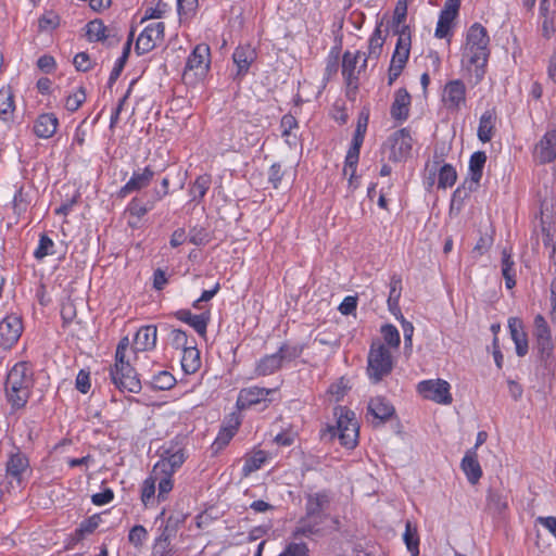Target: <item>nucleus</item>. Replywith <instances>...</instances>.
<instances>
[{
  "mask_svg": "<svg viewBox=\"0 0 556 556\" xmlns=\"http://www.w3.org/2000/svg\"><path fill=\"white\" fill-rule=\"evenodd\" d=\"M332 503L330 491L323 490L305 495V514L299 519L293 530V538H312L323 534V525L329 517Z\"/></svg>",
  "mask_w": 556,
  "mask_h": 556,
  "instance_id": "obj_1",
  "label": "nucleus"
},
{
  "mask_svg": "<svg viewBox=\"0 0 556 556\" xmlns=\"http://www.w3.org/2000/svg\"><path fill=\"white\" fill-rule=\"evenodd\" d=\"M490 37L488 30L480 23L472 24L466 36L463 52V62L476 67V76L482 77L486 66L490 50Z\"/></svg>",
  "mask_w": 556,
  "mask_h": 556,
  "instance_id": "obj_2",
  "label": "nucleus"
},
{
  "mask_svg": "<svg viewBox=\"0 0 556 556\" xmlns=\"http://www.w3.org/2000/svg\"><path fill=\"white\" fill-rule=\"evenodd\" d=\"M129 348L128 337L119 340L115 352V364L110 369V377L114 386L122 392L139 393L141 382L135 368L127 358Z\"/></svg>",
  "mask_w": 556,
  "mask_h": 556,
  "instance_id": "obj_3",
  "label": "nucleus"
},
{
  "mask_svg": "<svg viewBox=\"0 0 556 556\" xmlns=\"http://www.w3.org/2000/svg\"><path fill=\"white\" fill-rule=\"evenodd\" d=\"M33 384L31 372L26 363H17L9 371L5 380V394L13 408L24 407Z\"/></svg>",
  "mask_w": 556,
  "mask_h": 556,
  "instance_id": "obj_4",
  "label": "nucleus"
},
{
  "mask_svg": "<svg viewBox=\"0 0 556 556\" xmlns=\"http://www.w3.org/2000/svg\"><path fill=\"white\" fill-rule=\"evenodd\" d=\"M334 415L338 417L337 425L328 428L329 433L331 437H338L343 446L353 448L358 438V425L355 414L345 407H338Z\"/></svg>",
  "mask_w": 556,
  "mask_h": 556,
  "instance_id": "obj_5",
  "label": "nucleus"
},
{
  "mask_svg": "<svg viewBox=\"0 0 556 556\" xmlns=\"http://www.w3.org/2000/svg\"><path fill=\"white\" fill-rule=\"evenodd\" d=\"M211 65V51L206 43H199L194 47L187 59L182 73L186 84H195L208 72Z\"/></svg>",
  "mask_w": 556,
  "mask_h": 556,
  "instance_id": "obj_6",
  "label": "nucleus"
},
{
  "mask_svg": "<svg viewBox=\"0 0 556 556\" xmlns=\"http://www.w3.org/2000/svg\"><path fill=\"white\" fill-rule=\"evenodd\" d=\"M393 369L391 352L381 342H374L368 353L367 374L375 382H379Z\"/></svg>",
  "mask_w": 556,
  "mask_h": 556,
  "instance_id": "obj_7",
  "label": "nucleus"
},
{
  "mask_svg": "<svg viewBox=\"0 0 556 556\" xmlns=\"http://www.w3.org/2000/svg\"><path fill=\"white\" fill-rule=\"evenodd\" d=\"M369 121V112L366 109H363L357 118L356 129L354 131V136L352 139L351 147L346 153L345 162H344V175L350 173V184H352L353 178L356 173V167L359 159V152L362 144L364 142V138L366 135L367 126Z\"/></svg>",
  "mask_w": 556,
  "mask_h": 556,
  "instance_id": "obj_8",
  "label": "nucleus"
},
{
  "mask_svg": "<svg viewBox=\"0 0 556 556\" xmlns=\"http://www.w3.org/2000/svg\"><path fill=\"white\" fill-rule=\"evenodd\" d=\"M186 445L184 439L176 438L168 442L167 445L163 446L160 460L153 466L155 468V475L157 472L175 473L186 462Z\"/></svg>",
  "mask_w": 556,
  "mask_h": 556,
  "instance_id": "obj_9",
  "label": "nucleus"
},
{
  "mask_svg": "<svg viewBox=\"0 0 556 556\" xmlns=\"http://www.w3.org/2000/svg\"><path fill=\"white\" fill-rule=\"evenodd\" d=\"M450 383L442 379L424 380L418 383V392L427 400L439 404H451L453 399L450 392Z\"/></svg>",
  "mask_w": 556,
  "mask_h": 556,
  "instance_id": "obj_10",
  "label": "nucleus"
},
{
  "mask_svg": "<svg viewBox=\"0 0 556 556\" xmlns=\"http://www.w3.org/2000/svg\"><path fill=\"white\" fill-rule=\"evenodd\" d=\"M388 143L390 146L389 159L394 162H401L409 156L413 148V138L409 130L402 128L389 137Z\"/></svg>",
  "mask_w": 556,
  "mask_h": 556,
  "instance_id": "obj_11",
  "label": "nucleus"
},
{
  "mask_svg": "<svg viewBox=\"0 0 556 556\" xmlns=\"http://www.w3.org/2000/svg\"><path fill=\"white\" fill-rule=\"evenodd\" d=\"M165 25L163 22H156L148 25L139 35L135 51L138 55L146 54L152 51L159 41L164 38Z\"/></svg>",
  "mask_w": 556,
  "mask_h": 556,
  "instance_id": "obj_12",
  "label": "nucleus"
},
{
  "mask_svg": "<svg viewBox=\"0 0 556 556\" xmlns=\"http://www.w3.org/2000/svg\"><path fill=\"white\" fill-rule=\"evenodd\" d=\"M23 325L20 317L10 315L0 321V349H11L20 339Z\"/></svg>",
  "mask_w": 556,
  "mask_h": 556,
  "instance_id": "obj_13",
  "label": "nucleus"
},
{
  "mask_svg": "<svg viewBox=\"0 0 556 556\" xmlns=\"http://www.w3.org/2000/svg\"><path fill=\"white\" fill-rule=\"evenodd\" d=\"M466 85L460 79L446 83L443 89L442 101L450 111H458L466 103Z\"/></svg>",
  "mask_w": 556,
  "mask_h": 556,
  "instance_id": "obj_14",
  "label": "nucleus"
},
{
  "mask_svg": "<svg viewBox=\"0 0 556 556\" xmlns=\"http://www.w3.org/2000/svg\"><path fill=\"white\" fill-rule=\"evenodd\" d=\"M533 157L540 164L556 160V128L547 130L534 147Z\"/></svg>",
  "mask_w": 556,
  "mask_h": 556,
  "instance_id": "obj_15",
  "label": "nucleus"
},
{
  "mask_svg": "<svg viewBox=\"0 0 556 556\" xmlns=\"http://www.w3.org/2000/svg\"><path fill=\"white\" fill-rule=\"evenodd\" d=\"M256 58V50L251 45L238 46L232 53V60L237 66L233 79L241 80L248 74L250 66Z\"/></svg>",
  "mask_w": 556,
  "mask_h": 556,
  "instance_id": "obj_16",
  "label": "nucleus"
},
{
  "mask_svg": "<svg viewBox=\"0 0 556 556\" xmlns=\"http://www.w3.org/2000/svg\"><path fill=\"white\" fill-rule=\"evenodd\" d=\"M275 392V389L260 387L243 388L239 392L237 406L240 409L249 408L262 402L270 401L268 396Z\"/></svg>",
  "mask_w": 556,
  "mask_h": 556,
  "instance_id": "obj_17",
  "label": "nucleus"
},
{
  "mask_svg": "<svg viewBox=\"0 0 556 556\" xmlns=\"http://www.w3.org/2000/svg\"><path fill=\"white\" fill-rule=\"evenodd\" d=\"M394 33L399 36L391 62L406 65L410 52V31L408 26L402 25L401 29H395Z\"/></svg>",
  "mask_w": 556,
  "mask_h": 556,
  "instance_id": "obj_18",
  "label": "nucleus"
},
{
  "mask_svg": "<svg viewBox=\"0 0 556 556\" xmlns=\"http://www.w3.org/2000/svg\"><path fill=\"white\" fill-rule=\"evenodd\" d=\"M367 414L378 420L377 426L389 420L395 414V408L384 397L376 396L368 402Z\"/></svg>",
  "mask_w": 556,
  "mask_h": 556,
  "instance_id": "obj_19",
  "label": "nucleus"
},
{
  "mask_svg": "<svg viewBox=\"0 0 556 556\" xmlns=\"http://www.w3.org/2000/svg\"><path fill=\"white\" fill-rule=\"evenodd\" d=\"M410 102V94L405 88L396 90L390 109L391 117L399 122L406 121L409 115Z\"/></svg>",
  "mask_w": 556,
  "mask_h": 556,
  "instance_id": "obj_20",
  "label": "nucleus"
},
{
  "mask_svg": "<svg viewBox=\"0 0 556 556\" xmlns=\"http://www.w3.org/2000/svg\"><path fill=\"white\" fill-rule=\"evenodd\" d=\"M361 56L362 52L359 51L356 53L345 51L342 56V75L351 88H357L358 85L357 63Z\"/></svg>",
  "mask_w": 556,
  "mask_h": 556,
  "instance_id": "obj_21",
  "label": "nucleus"
},
{
  "mask_svg": "<svg viewBox=\"0 0 556 556\" xmlns=\"http://www.w3.org/2000/svg\"><path fill=\"white\" fill-rule=\"evenodd\" d=\"M29 467V460L25 454L17 451L12 453L7 462V477L14 479L18 484L22 483L23 475Z\"/></svg>",
  "mask_w": 556,
  "mask_h": 556,
  "instance_id": "obj_22",
  "label": "nucleus"
},
{
  "mask_svg": "<svg viewBox=\"0 0 556 556\" xmlns=\"http://www.w3.org/2000/svg\"><path fill=\"white\" fill-rule=\"evenodd\" d=\"M154 177V172L147 166L142 172H134L130 179L119 190V195L125 197L130 192L139 191L150 185Z\"/></svg>",
  "mask_w": 556,
  "mask_h": 556,
  "instance_id": "obj_23",
  "label": "nucleus"
},
{
  "mask_svg": "<svg viewBox=\"0 0 556 556\" xmlns=\"http://www.w3.org/2000/svg\"><path fill=\"white\" fill-rule=\"evenodd\" d=\"M508 328L511 340L516 345V353L519 357H523L528 353V338L523 329L521 319L511 317L508 320Z\"/></svg>",
  "mask_w": 556,
  "mask_h": 556,
  "instance_id": "obj_24",
  "label": "nucleus"
},
{
  "mask_svg": "<svg viewBox=\"0 0 556 556\" xmlns=\"http://www.w3.org/2000/svg\"><path fill=\"white\" fill-rule=\"evenodd\" d=\"M174 315L177 319L191 326L200 336H205L210 323L208 312L193 315L189 309H179Z\"/></svg>",
  "mask_w": 556,
  "mask_h": 556,
  "instance_id": "obj_25",
  "label": "nucleus"
},
{
  "mask_svg": "<svg viewBox=\"0 0 556 556\" xmlns=\"http://www.w3.org/2000/svg\"><path fill=\"white\" fill-rule=\"evenodd\" d=\"M59 119L53 113L40 114L34 123V132L42 139L51 138L58 129Z\"/></svg>",
  "mask_w": 556,
  "mask_h": 556,
  "instance_id": "obj_26",
  "label": "nucleus"
},
{
  "mask_svg": "<svg viewBox=\"0 0 556 556\" xmlns=\"http://www.w3.org/2000/svg\"><path fill=\"white\" fill-rule=\"evenodd\" d=\"M157 329L154 325L142 326L136 333L134 346L136 351H150L155 348Z\"/></svg>",
  "mask_w": 556,
  "mask_h": 556,
  "instance_id": "obj_27",
  "label": "nucleus"
},
{
  "mask_svg": "<svg viewBox=\"0 0 556 556\" xmlns=\"http://www.w3.org/2000/svg\"><path fill=\"white\" fill-rule=\"evenodd\" d=\"M486 163V154L484 151L475 152L469 160V176L466 178L470 181V186L480 187L483 168Z\"/></svg>",
  "mask_w": 556,
  "mask_h": 556,
  "instance_id": "obj_28",
  "label": "nucleus"
},
{
  "mask_svg": "<svg viewBox=\"0 0 556 556\" xmlns=\"http://www.w3.org/2000/svg\"><path fill=\"white\" fill-rule=\"evenodd\" d=\"M462 469L471 484H476L479 481L482 476V469L477 459V453L475 450L466 452L462 459Z\"/></svg>",
  "mask_w": 556,
  "mask_h": 556,
  "instance_id": "obj_29",
  "label": "nucleus"
},
{
  "mask_svg": "<svg viewBox=\"0 0 556 556\" xmlns=\"http://www.w3.org/2000/svg\"><path fill=\"white\" fill-rule=\"evenodd\" d=\"M507 508L506 494L502 490L490 488L486 495V509L492 515H502Z\"/></svg>",
  "mask_w": 556,
  "mask_h": 556,
  "instance_id": "obj_30",
  "label": "nucleus"
},
{
  "mask_svg": "<svg viewBox=\"0 0 556 556\" xmlns=\"http://www.w3.org/2000/svg\"><path fill=\"white\" fill-rule=\"evenodd\" d=\"M282 367L281 357L278 353L265 355L262 357L255 367L256 376H269L278 371Z\"/></svg>",
  "mask_w": 556,
  "mask_h": 556,
  "instance_id": "obj_31",
  "label": "nucleus"
},
{
  "mask_svg": "<svg viewBox=\"0 0 556 556\" xmlns=\"http://www.w3.org/2000/svg\"><path fill=\"white\" fill-rule=\"evenodd\" d=\"M495 114L492 111H485L479 121L478 138L483 143L490 142L495 129Z\"/></svg>",
  "mask_w": 556,
  "mask_h": 556,
  "instance_id": "obj_32",
  "label": "nucleus"
},
{
  "mask_svg": "<svg viewBox=\"0 0 556 556\" xmlns=\"http://www.w3.org/2000/svg\"><path fill=\"white\" fill-rule=\"evenodd\" d=\"M502 275L505 279L506 288L513 289L516 286V269L511 252L508 249H503L502 251Z\"/></svg>",
  "mask_w": 556,
  "mask_h": 556,
  "instance_id": "obj_33",
  "label": "nucleus"
},
{
  "mask_svg": "<svg viewBox=\"0 0 556 556\" xmlns=\"http://www.w3.org/2000/svg\"><path fill=\"white\" fill-rule=\"evenodd\" d=\"M201 366L200 352L194 346L182 350L181 368L187 375L194 374Z\"/></svg>",
  "mask_w": 556,
  "mask_h": 556,
  "instance_id": "obj_34",
  "label": "nucleus"
},
{
  "mask_svg": "<svg viewBox=\"0 0 556 556\" xmlns=\"http://www.w3.org/2000/svg\"><path fill=\"white\" fill-rule=\"evenodd\" d=\"M402 293V279L397 275H393L390 279V292L388 298V307L393 315L401 312L400 298Z\"/></svg>",
  "mask_w": 556,
  "mask_h": 556,
  "instance_id": "obj_35",
  "label": "nucleus"
},
{
  "mask_svg": "<svg viewBox=\"0 0 556 556\" xmlns=\"http://www.w3.org/2000/svg\"><path fill=\"white\" fill-rule=\"evenodd\" d=\"M151 475L153 477V480L155 484L157 483V501H165L167 497V494L173 490L174 482H173V475L168 471L166 473L157 472L155 475V468L152 469Z\"/></svg>",
  "mask_w": 556,
  "mask_h": 556,
  "instance_id": "obj_36",
  "label": "nucleus"
},
{
  "mask_svg": "<svg viewBox=\"0 0 556 556\" xmlns=\"http://www.w3.org/2000/svg\"><path fill=\"white\" fill-rule=\"evenodd\" d=\"M381 26H382V22H380L376 26L372 35L369 38V42H368V53H367L368 59H374L376 61L381 55L382 47H383V43L386 40V37L382 36Z\"/></svg>",
  "mask_w": 556,
  "mask_h": 556,
  "instance_id": "obj_37",
  "label": "nucleus"
},
{
  "mask_svg": "<svg viewBox=\"0 0 556 556\" xmlns=\"http://www.w3.org/2000/svg\"><path fill=\"white\" fill-rule=\"evenodd\" d=\"M211 184V175L204 174L197 177L189 190L191 201L200 202L210 189Z\"/></svg>",
  "mask_w": 556,
  "mask_h": 556,
  "instance_id": "obj_38",
  "label": "nucleus"
},
{
  "mask_svg": "<svg viewBox=\"0 0 556 556\" xmlns=\"http://www.w3.org/2000/svg\"><path fill=\"white\" fill-rule=\"evenodd\" d=\"M267 459L266 453L262 450L248 455L242 467V476L249 477L252 472L261 469Z\"/></svg>",
  "mask_w": 556,
  "mask_h": 556,
  "instance_id": "obj_39",
  "label": "nucleus"
},
{
  "mask_svg": "<svg viewBox=\"0 0 556 556\" xmlns=\"http://www.w3.org/2000/svg\"><path fill=\"white\" fill-rule=\"evenodd\" d=\"M108 30L101 20L90 21L86 25V36L90 41H104L109 37Z\"/></svg>",
  "mask_w": 556,
  "mask_h": 556,
  "instance_id": "obj_40",
  "label": "nucleus"
},
{
  "mask_svg": "<svg viewBox=\"0 0 556 556\" xmlns=\"http://www.w3.org/2000/svg\"><path fill=\"white\" fill-rule=\"evenodd\" d=\"M14 111L13 94L10 89H0V119L9 121Z\"/></svg>",
  "mask_w": 556,
  "mask_h": 556,
  "instance_id": "obj_41",
  "label": "nucleus"
},
{
  "mask_svg": "<svg viewBox=\"0 0 556 556\" xmlns=\"http://www.w3.org/2000/svg\"><path fill=\"white\" fill-rule=\"evenodd\" d=\"M469 186H470V181L465 179L463 185L459 186L453 192L452 201H451V207L452 208H454L456 206L459 210L463 206L465 200L470 195V193L477 191L478 188H479V187L471 186L470 189H469Z\"/></svg>",
  "mask_w": 556,
  "mask_h": 556,
  "instance_id": "obj_42",
  "label": "nucleus"
},
{
  "mask_svg": "<svg viewBox=\"0 0 556 556\" xmlns=\"http://www.w3.org/2000/svg\"><path fill=\"white\" fill-rule=\"evenodd\" d=\"M184 521H185V516H181V515L168 516L164 527L161 528V533L159 536L164 538V540H166V539L172 540L173 538L176 536L177 531H178L179 527L184 523Z\"/></svg>",
  "mask_w": 556,
  "mask_h": 556,
  "instance_id": "obj_43",
  "label": "nucleus"
},
{
  "mask_svg": "<svg viewBox=\"0 0 556 556\" xmlns=\"http://www.w3.org/2000/svg\"><path fill=\"white\" fill-rule=\"evenodd\" d=\"M403 539L412 556H417L419 554V538L416 528L412 526L410 521L406 522Z\"/></svg>",
  "mask_w": 556,
  "mask_h": 556,
  "instance_id": "obj_44",
  "label": "nucleus"
},
{
  "mask_svg": "<svg viewBox=\"0 0 556 556\" xmlns=\"http://www.w3.org/2000/svg\"><path fill=\"white\" fill-rule=\"evenodd\" d=\"M150 383L153 389L163 391L172 389L176 379L169 371L163 370L154 375Z\"/></svg>",
  "mask_w": 556,
  "mask_h": 556,
  "instance_id": "obj_45",
  "label": "nucleus"
},
{
  "mask_svg": "<svg viewBox=\"0 0 556 556\" xmlns=\"http://www.w3.org/2000/svg\"><path fill=\"white\" fill-rule=\"evenodd\" d=\"M101 517L99 514H94L91 517L81 521L79 527L75 531L77 540H81L85 535L92 533L100 525Z\"/></svg>",
  "mask_w": 556,
  "mask_h": 556,
  "instance_id": "obj_46",
  "label": "nucleus"
},
{
  "mask_svg": "<svg viewBox=\"0 0 556 556\" xmlns=\"http://www.w3.org/2000/svg\"><path fill=\"white\" fill-rule=\"evenodd\" d=\"M457 179L455 168L450 164H444L439 170L438 188L452 187Z\"/></svg>",
  "mask_w": 556,
  "mask_h": 556,
  "instance_id": "obj_47",
  "label": "nucleus"
},
{
  "mask_svg": "<svg viewBox=\"0 0 556 556\" xmlns=\"http://www.w3.org/2000/svg\"><path fill=\"white\" fill-rule=\"evenodd\" d=\"M54 242L46 233H42L39 239L37 249L34 252V257L38 261L45 258L48 255H52Z\"/></svg>",
  "mask_w": 556,
  "mask_h": 556,
  "instance_id": "obj_48",
  "label": "nucleus"
},
{
  "mask_svg": "<svg viewBox=\"0 0 556 556\" xmlns=\"http://www.w3.org/2000/svg\"><path fill=\"white\" fill-rule=\"evenodd\" d=\"M86 90L80 86L75 92L68 94L65 100V109L70 112L77 111L86 101Z\"/></svg>",
  "mask_w": 556,
  "mask_h": 556,
  "instance_id": "obj_49",
  "label": "nucleus"
},
{
  "mask_svg": "<svg viewBox=\"0 0 556 556\" xmlns=\"http://www.w3.org/2000/svg\"><path fill=\"white\" fill-rule=\"evenodd\" d=\"M304 348L302 345H291L288 343H283L279 350L277 351L279 357H281V363L291 362L302 354Z\"/></svg>",
  "mask_w": 556,
  "mask_h": 556,
  "instance_id": "obj_50",
  "label": "nucleus"
},
{
  "mask_svg": "<svg viewBox=\"0 0 556 556\" xmlns=\"http://www.w3.org/2000/svg\"><path fill=\"white\" fill-rule=\"evenodd\" d=\"M188 240L194 245H204L211 240L210 232L201 226L190 228Z\"/></svg>",
  "mask_w": 556,
  "mask_h": 556,
  "instance_id": "obj_51",
  "label": "nucleus"
},
{
  "mask_svg": "<svg viewBox=\"0 0 556 556\" xmlns=\"http://www.w3.org/2000/svg\"><path fill=\"white\" fill-rule=\"evenodd\" d=\"M456 17H452L451 15H445L444 13H440L439 21L435 28V37L437 38H445L450 35L452 24Z\"/></svg>",
  "mask_w": 556,
  "mask_h": 556,
  "instance_id": "obj_52",
  "label": "nucleus"
},
{
  "mask_svg": "<svg viewBox=\"0 0 556 556\" xmlns=\"http://www.w3.org/2000/svg\"><path fill=\"white\" fill-rule=\"evenodd\" d=\"M147 538L148 532L141 525L134 526L128 533V541L136 548H141Z\"/></svg>",
  "mask_w": 556,
  "mask_h": 556,
  "instance_id": "obj_53",
  "label": "nucleus"
},
{
  "mask_svg": "<svg viewBox=\"0 0 556 556\" xmlns=\"http://www.w3.org/2000/svg\"><path fill=\"white\" fill-rule=\"evenodd\" d=\"M381 334L388 345H390L391 348H399L401 339L400 332L395 326L390 324L382 326Z\"/></svg>",
  "mask_w": 556,
  "mask_h": 556,
  "instance_id": "obj_54",
  "label": "nucleus"
},
{
  "mask_svg": "<svg viewBox=\"0 0 556 556\" xmlns=\"http://www.w3.org/2000/svg\"><path fill=\"white\" fill-rule=\"evenodd\" d=\"M155 201H148L147 203H142L141 200L135 198L131 200L128 206V211L131 215L137 217L144 216L149 211H151L154 206Z\"/></svg>",
  "mask_w": 556,
  "mask_h": 556,
  "instance_id": "obj_55",
  "label": "nucleus"
},
{
  "mask_svg": "<svg viewBox=\"0 0 556 556\" xmlns=\"http://www.w3.org/2000/svg\"><path fill=\"white\" fill-rule=\"evenodd\" d=\"M173 552L172 540L157 536L153 546V556H170Z\"/></svg>",
  "mask_w": 556,
  "mask_h": 556,
  "instance_id": "obj_56",
  "label": "nucleus"
},
{
  "mask_svg": "<svg viewBox=\"0 0 556 556\" xmlns=\"http://www.w3.org/2000/svg\"><path fill=\"white\" fill-rule=\"evenodd\" d=\"M155 482L153 480L152 475H150L142 483L141 486V501L144 506H148L149 502L153 498L155 494Z\"/></svg>",
  "mask_w": 556,
  "mask_h": 556,
  "instance_id": "obj_57",
  "label": "nucleus"
},
{
  "mask_svg": "<svg viewBox=\"0 0 556 556\" xmlns=\"http://www.w3.org/2000/svg\"><path fill=\"white\" fill-rule=\"evenodd\" d=\"M536 346L542 359L548 358L553 354L554 344L552 336L536 339Z\"/></svg>",
  "mask_w": 556,
  "mask_h": 556,
  "instance_id": "obj_58",
  "label": "nucleus"
},
{
  "mask_svg": "<svg viewBox=\"0 0 556 556\" xmlns=\"http://www.w3.org/2000/svg\"><path fill=\"white\" fill-rule=\"evenodd\" d=\"M407 15V3L406 0H399L393 14V25L396 27V29L402 28V24L406 20Z\"/></svg>",
  "mask_w": 556,
  "mask_h": 556,
  "instance_id": "obj_59",
  "label": "nucleus"
},
{
  "mask_svg": "<svg viewBox=\"0 0 556 556\" xmlns=\"http://www.w3.org/2000/svg\"><path fill=\"white\" fill-rule=\"evenodd\" d=\"M400 321H401V325H402V330H403V336H404V342H405V348H412V338H413V334H414V326L410 321H407L404 316L402 315V313H397V315H394Z\"/></svg>",
  "mask_w": 556,
  "mask_h": 556,
  "instance_id": "obj_60",
  "label": "nucleus"
},
{
  "mask_svg": "<svg viewBox=\"0 0 556 556\" xmlns=\"http://www.w3.org/2000/svg\"><path fill=\"white\" fill-rule=\"evenodd\" d=\"M170 344L175 349H187L188 337L187 333L181 329H173L170 332Z\"/></svg>",
  "mask_w": 556,
  "mask_h": 556,
  "instance_id": "obj_61",
  "label": "nucleus"
},
{
  "mask_svg": "<svg viewBox=\"0 0 556 556\" xmlns=\"http://www.w3.org/2000/svg\"><path fill=\"white\" fill-rule=\"evenodd\" d=\"M237 430L236 426H231L228 428H224L217 435L214 445L217 446V448H222L223 446L227 445L230 439L235 435Z\"/></svg>",
  "mask_w": 556,
  "mask_h": 556,
  "instance_id": "obj_62",
  "label": "nucleus"
},
{
  "mask_svg": "<svg viewBox=\"0 0 556 556\" xmlns=\"http://www.w3.org/2000/svg\"><path fill=\"white\" fill-rule=\"evenodd\" d=\"M73 64L79 72H87L91 68V61L86 52H79L74 56Z\"/></svg>",
  "mask_w": 556,
  "mask_h": 556,
  "instance_id": "obj_63",
  "label": "nucleus"
},
{
  "mask_svg": "<svg viewBox=\"0 0 556 556\" xmlns=\"http://www.w3.org/2000/svg\"><path fill=\"white\" fill-rule=\"evenodd\" d=\"M37 66L40 71L50 74L55 70L56 63L52 55L43 54L38 59Z\"/></svg>",
  "mask_w": 556,
  "mask_h": 556,
  "instance_id": "obj_64",
  "label": "nucleus"
}]
</instances>
